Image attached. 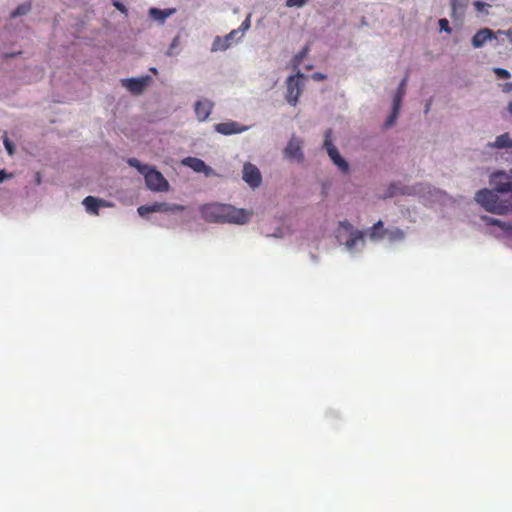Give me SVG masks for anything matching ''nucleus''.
<instances>
[{
	"label": "nucleus",
	"mask_w": 512,
	"mask_h": 512,
	"mask_svg": "<svg viewBox=\"0 0 512 512\" xmlns=\"http://www.w3.org/2000/svg\"><path fill=\"white\" fill-rule=\"evenodd\" d=\"M184 210V207L181 205H169L167 203L163 202H156L152 204V211L153 212H167V211H182Z\"/></svg>",
	"instance_id": "obj_17"
},
{
	"label": "nucleus",
	"mask_w": 512,
	"mask_h": 512,
	"mask_svg": "<svg viewBox=\"0 0 512 512\" xmlns=\"http://www.w3.org/2000/svg\"><path fill=\"white\" fill-rule=\"evenodd\" d=\"M243 180L253 189L259 187L262 182L260 170L251 163H245L243 166Z\"/></svg>",
	"instance_id": "obj_8"
},
{
	"label": "nucleus",
	"mask_w": 512,
	"mask_h": 512,
	"mask_svg": "<svg viewBox=\"0 0 512 512\" xmlns=\"http://www.w3.org/2000/svg\"><path fill=\"white\" fill-rule=\"evenodd\" d=\"M6 177V172L4 170H0V183L3 182Z\"/></svg>",
	"instance_id": "obj_40"
},
{
	"label": "nucleus",
	"mask_w": 512,
	"mask_h": 512,
	"mask_svg": "<svg viewBox=\"0 0 512 512\" xmlns=\"http://www.w3.org/2000/svg\"><path fill=\"white\" fill-rule=\"evenodd\" d=\"M494 72L501 79H508V78H510V72L508 70H506V69L495 68Z\"/></svg>",
	"instance_id": "obj_27"
},
{
	"label": "nucleus",
	"mask_w": 512,
	"mask_h": 512,
	"mask_svg": "<svg viewBox=\"0 0 512 512\" xmlns=\"http://www.w3.org/2000/svg\"><path fill=\"white\" fill-rule=\"evenodd\" d=\"M113 5L116 9H118L119 11H121L122 13L124 14H127V9L125 7L124 4H122L121 2L117 1V0H113Z\"/></svg>",
	"instance_id": "obj_32"
},
{
	"label": "nucleus",
	"mask_w": 512,
	"mask_h": 512,
	"mask_svg": "<svg viewBox=\"0 0 512 512\" xmlns=\"http://www.w3.org/2000/svg\"><path fill=\"white\" fill-rule=\"evenodd\" d=\"M386 230L384 229L383 222L379 220L369 230V237L371 240H380L385 237Z\"/></svg>",
	"instance_id": "obj_16"
},
{
	"label": "nucleus",
	"mask_w": 512,
	"mask_h": 512,
	"mask_svg": "<svg viewBox=\"0 0 512 512\" xmlns=\"http://www.w3.org/2000/svg\"><path fill=\"white\" fill-rule=\"evenodd\" d=\"M149 77L142 78H128L122 79V86L127 88L132 94L138 95L141 94L146 86L148 85Z\"/></svg>",
	"instance_id": "obj_9"
},
{
	"label": "nucleus",
	"mask_w": 512,
	"mask_h": 512,
	"mask_svg": "<svg viewBox=\"0 0 512 512\" xmlns=\"http://www.w3.org/2000/svg\"><path fill=\"white\" fill-rule=\"evenodd\" d=\"M302 144L303 142L301 139L292 136L283 151L285 158H287L290 161L302 163L304 161Z\"/></svg>",
	"instance_id": "obj_6"
},
{
	"label": "nucleus",
	"mask_w": 512,
	"mask_h": 512,
	"mask_svg": "<svg viewBox=\"0 0 512 512\" xmlns=\"http://www.w3.org/2000/svg\"><path fill=\"white\" fill-rule=\"evenodd\" d=\"M495 38L494 32L489 28L479 30L472 38V45L475 48L482 47L486 41Z\"/></svg>",
	"instance_id": "obj_12"
},
{
	"label": "nucleus",
	"mask_w": 512,
	"mask_h": 512,
	"mask_svg": "<svg viewBox=\"0 0 512 512\" xmlns=\"http://www.w3.org/2000/svg\"><path fill=\"white\" fill-rule=\"evenodd\" d=\"M400 106L401 105L395 106V103H393L392 113L387 118V120L385 122V127H390V126H392L395 123V121H396V119L398 117V112H399Z\"/></svg>",
	"instance_id": "obj_25"
},
{
	"label": "nucleus",
	"mask_w": 512,
	"mask_h": 512,
	"mask_svg": "<svg viewBox=\"0 0 512 512\" xmlns=\"http://www.w3.org/2000/svg\"><path fill=\"white\" fill-rule=\"evenodd\" d=\"M439 27L442 31L447 33H451V28L449 26V21L446 18H442L439 20Z\"/></svg>",
	"instance_id": "obj_30"
},
{
	"label": "nucleus",
	"mask_w": 512,
	"mask_h": 512,
	"mask_svg": "<svg viewBox=\"0 0 512 512\" xmlns=\"http://www.w3.org/2000/svg\"><path fill=\"white\" fill-rule=\"evenodd\" d=\"M385 235L388 236L390 241H399L404 238V232L399 228H394L392 230H386Z\"/></svg>",
	"instance_id": "obj_23"
},
{
	"label": "nucleus",
	"mask_w": 512,
	"mask_h": 512,
	"mask_svg": "<svg viewBox=\"0 0 512 512\" xmlns=\"http://www.w3.org/2000/svg\"><path fill=\"white\" fill-rule=\"evenodd\" d=\"M215 129H216L217 132H219L221 134H224V123H218L215 126Z\"/></svg>",
	"instance_id": "obj_37"
},
{
	"label": "nucleus",
	"mask_w": 512,
	"mask_h": 512,
	"mask_svg": "<svg viewBox=\"0 0 512 512\" xmlns=\"http://www.w3.org/2000/svg\"><path fill=\"white\" fill-rule=\"evenodd\" d=\"M137 211L140 216H142V217L146 216L149 213H153L152 205H142V206L138 207Z\"/></svg>",
	"instance_id": "obj_28"
},
{
	"label": "nucleus",
	"mask_w": 512,
	"mask_h": 512,
	"mask_svg": "<svg viewBox=\"0 0 512 512\" xmlns=\"http://www.w3.org/2000/svg\"><path fill=\"white\" fill-rule=\"evenodd\" d=\"M151 71H152L153 73H156V72H157V70H156L155 68H152V69H151Z\"/></svg>",
	"instance_id": "obj_43"
},
{
	"label": "nucleus",
	"mask_w": 512,
	"mask_h": 512,
	"mask_svg": "<svg viewBox=\"0 0 512 512\" xmlns=\"http://www.w3.org/2000/svg\"><path fill=\"white\" fill-rule=\"evenodd\" d=\"M182 164L184 166H187L191 168L193 171L198 173H205L206 175H209L212 172V169L205 164L203 160L196 157H187L182 160Z\"/></svg>",
	"instance_id": "obj_10"
},
{
	"label": "nucleus",
	"mask_w": 512,
	"mask_h": 512,
	"mask_svg": "<svg viewBox=\"0 0 512 512\" xmlns=\"http://www.w3.org/2000/svg\"><path fill=\"white\" fill-rule=\"evenodd\" d=\"M511 173H512V170H511Z\"/></svg>",
	"instance_id": "obj_44"
},
{
	"label": "nucleus",
	"mask_w": 512,
	"mask_h": 512,
	"mask_svg": "<svg viewBox=\"0 0 512 512\" xmlns=\"http://www.w3.org/2000/svg\"><path fill=\"white\" fill-rule=\"evenodd\" d=\"M492 147L496 148H509L512 147V140L509 137L508 133H504L498 136L492 145Z\"/></svg>",
	"instance_id": "obj_20"
},
{
	"label": "nucleus",
	"mask_w": 512,
	"mask_h": 512,
	"mask_svg": "<svg viewBox=\"0 0 512 512\" xmlns=\"http://www.w3.org/2000/svg\"><path fill=\"white\" fill-rule=\"evenodd\" d=\"M220 42H221V39H220V37H219V36H217V37L215 38L214 43H213L212 51H216V50L220 49V47H219Z\"/></svg>",
	"instance_id": "obj_36"
},
{
	"label": "nucleus",
	"mask_w": 512,
	"mask_h": 512,
	"mask_svg": "<svg viewBox=\"0 0 512 512\" xmlns=\"http://www.w3.org/2000/svg\"><path fill=\"white\" fill-rule=\"evenodd\" d=\"M226 223H233L238 225L246 224L253 215L252 211L236 208L232 205L226 204Z\"/></svg>",
	"instance_id": "obj_5"
},
{
	"label": "nucleus",
	"mask_w": 512,
	"mask_h": 512,
	"mask_svg": "<svg viewBox=\"0 0 512 512\" xmlns=\"http://www.w3.org/2000/svg\"><path fill=\"white\" fill-rule=\"evenodd\" d=\"M250 17L251 15L249 14L238 29L232 30L228 35H226V42H237L244 35L245 31L250 27Z\"/></svg>",
	"instance_id": "obj_13"
},
{
	"label": "nucleus",
	"mask_w": 512,
	"mask_h": 512,
	"mask_svg": "<svg viewBox=\"0 0 512 512\" xmlns=\"http://www.w3.org/2000/svg\"><path fill=\"white\" fill-rule=\"evenodd\" d=\"M308 52H309V46L306 45L302 48V50L299 53H297L294 56V58H293L294 68L298 67L302 63L303 59L307 56Z\"/></svg>",
	"instance_id": "obj_24"
},
{
	"label": "nucleus",
	"mask_w": 512,
	"mask_h": 512,
	"mask_svg": "<svg viewBox=\"0 0 512 512\" xmlns=\"http://www.w3.org/2000/svg\"><path fill=\"white\" fill-rule=\"evenodd\" d=\"M247 128L234 121L226 122V135L241 133Z\"/></svg>",
	"instance_id": "obj_21"
},
{
	"label": "nucleus",
	"mask_w": 512,
	"mask_h": 512,
	"mask_svg": "<svg viewBox=\"0 0 512 512\" xmlns=\"http://www.w3.org/2000/svg\"><path fill=\"white\" fill-rule=\"evenodd\" d=\"M306 80L307 78L300 72H297L295 75L290 76L287 79L286 100L290 105L296 106L298 99L305 87Z\"/></svg>",
	"instance_id": "obj_3"
},
{
	"label": "nucleus",
	"mask_w": 512,
	"mask_h": 512,
	"mask_svg": "<svg viewBox=\"0 0 512 512\" xmlns=\"http://www.w3.org/2000/svg\"><path fill=\"white\" fill-rule=\"evenodd\" d=\"M475 200L485 210L499 215L506 214L512 208V204L501 201L496 193L488 189L478 191Z\"/></svg>",
	"instance_id": "obj_2"
},
{
	"label": "nucleus",
	"mask_w": 512,
	"mask_h": 512,
	"mask_svg": "<svg viewBox=\"0 0 512 512\" xmlns=\"http://www.w3.org/2000/svg\"><path fill=\"white\" fill-rule=\"evenodd\" d=\"M311 78L315 81H322L325 80L327 77L325 74H322L320 72H315L311 75Z\"/></svg>",
	"instance_id": "obj_34"
},
{
	"label": "nucleus",
	"mask_w": 512,
	"mask_h": 512,
	"mask_svg": "<svg viewBox=\"0 0 512 512\" xmlns=\"http://www.w3.org/2000/svg\"><path fill=\"white\" fill-rule=\"evenodd\" d=\"M307 0H287L286 6L287 7H302L305 5Z\"/></svg>",
	"instance_id": "obj_29"
},
{
	"label": "nucleus",
	"mask_w": 512,
	"mask_h": 512,
	"mask_svg": "<svg viewBox=\"0 0 512 512\" xmlns=\"http://www.w3.org/2000/svg\"><path fill=\"white\" fill-rule=\"evenodd\" d=\"M408 78H409V76H408V74H406L405 77L401 80V82L397 88V92L393 99V103H395V106L401 105L402 98L404 97L405 92H406Z\"/></svg>",
	"instance_id": "obj_18"
},
{
	"label": "nucleus",
	"mask_w": 512,
	"mask_h": 512,
	"mask_svg": "<svg viewBox=\"0 0 512 512\" xmlns=\"http://www.w3.org/2000/svg\"><path fill=\"white\" fill-rule=\"evenodd\" d=\"M485 219L488 221L489 224H492V225H500V221L497 220V219H493V218H486Z\"/></svg>",
	"instance_id": "obj_38"
},
{
	"label": "nucleus",
	"mask_w": 512,
	"mask_h": 512,
	"mask_svg": "<svg viewBox=\"0 0 512 512\" xmlns=\"http://www.w3.org/2000/svg\"><path fill=\"white\" fill-rule=\"evenodd\" d=\"M462 2H463V0H451V6H452L453 14L456 12L458 7H462L463 6Z\"/></svg>",
	"instance_id": "obj_33"
},
{
	"label": "nucleus",
	"mask_w": 512,
	"mask_h": 512,
	"mask_svg": "<svg viewBox=\"0 0 512 512\" xmlns=\"http://www.w3.org/2000/svg\"><path fill=\"white\" fill-rule=\"evenodd\" d=\"M200 211L202 217L208 222H222L224 219V205L221 203L205 204Z\"/></svg>",
	"instance_id": "obj_7"
},
{
	"label": "nucleus",
	"mask_w": 512,
	"mask_h": 512,
	"mask_svg": "<svg viewBox=\"0 0 512 512\" xmlns=\"http://www.w3.org/2000/svg\"><path fill=\"white\" fill-rule=\"evenodd\" d=\"M474 6H475L477 11H482L484 9V7L486 6V4L484 2H481V1H475L474 2Z\"/></svg>",
	"instance_id": "obj_35"
},
{
	"label": "nucleus",
	"mask_w": 512,
	"mask_h": 512,
	"mask_svg": "<svg viewBox=\"0 0 512 512\" xmlns=\"http://www.w3.org/2000/svg\"><path fill=\"white\" fill-rule=\"evenodd\" d=\"M359 241L364 242V233L355 230L350 233V237L346 240L345 245L349 250H352Z\"/></svg>",
	"instance_id": "obj_19"
},
{
	"label": "nucleus",
	"mask_w": 512,
	"mask_h": 512,
	"mask_svg": "<svg viewBox=\"0 0 512 512\" xmlns=\"http://www.w3.org/2000/svg\"><path fill=\"white\" fill-rule=\"evenodd\" d=\"M128 164L132 167H135L141 174L144 175L146 185L150 190L157 192L168 190V181L155 168L141 164L140 161L136 158H129Z\"/></svg>",
	"instance_id": "obj_1"
},
{
	"label": "nucleus",
	"mask_w": 512,
	"mask_h": 512,
	"mask_svg": "<svg viewBox=\"0 0 512 512\" xmlns=\"http://www.w3.org/2000/svg\"><path fill=\"white\" fill-rule=\"evenodd\" d=\"M82 204L85 206L86 211L93 215H99L100 207H107L111 205L106 201L93 196L85 197Z\"/></svg>",
	"instance_id": "obj_11"
},
{
	"label": "nucleus",
	"mask_w": 512,
	"mask_h": 512,
	"mask_svg": "<svg viewBox=\"0 0 512 512\" xmlns=\"http://www.w3.org/2000/svg\"><path fill=\"white\" fill-rule=\"evenodd\" d=\"M390 190H391V192L389 193L390 197L394 196L397 193L395 185H391Z\"/></svg>",
	"instance_id": "obj_39"
},
{
	"label": "nucleus",
	"mask_w": 512,
	"mask_h": 512,
	"mask_svg": "<svg viewBox=\"0 0 512 512\" xmlns=\"http://www.w3.org/2000/svg\"><path fill=\"white\" fill-rule=\"evenodd\" d=\"M339 226L350 233L354 231L352 224L347 220L340 221Z\"/></svg>",
	"instance_id": "obj_31"
},
{
	"label": "nucleus",
	"mask_w": 512,
	"mask_h": 512,
	"mask_svg": "<svg viewBox=\"0 0 512 512\" xmlns=\"http://www.w3.org/2000/svg\"><path fill=\"white\" fill-rule=\"evenodd\" d=\"M31 10V3H23L19 5L14 11L11 12V18H17L19 16L26 15Z\"/></svg>",
	"instance_id": "obj_22"
},
{
	"label": "nucleus",
	"mask_w": 512,
	"mask_h": 512,
	"mask_svg": "<svg viewBox=\"0 0 512 512\" xmlns=\"http://www.w3.org/2000/svg\"><path fill=\"white\" fill-rule=\"evenodd\" d=\"M3 143H4L5 149L7 150L8 154L13 155L14 151H15V147H14V144L9 140L6 132H4V135H3Z\"/></svg>",
	"instance_id": "obj_26"
},
{
	"label": "nucleus",
	"mask_w": 512,
	"mask_h": 512,
	"mask_svg": "<svg viewBox=\"0 0 512 512\" xmlns=\"http://www.w3.org/2000/svg\"><path fill=\"white\" fill-rule=\"evenodd\" d=\"M213 104L208 100H201L195 104V113L200 121H204L211 113Z\"/></svg>",
	"instance_id": "obj_14"
},
{
	"label": "nucleus",
	"mask_w": 512,
	"mask_h": 512,
	"mask_svg": "<svg viewBox=\"0 0 512 512\" xmlns=\"http://www.w3.org/2000/svg\"><path fill=\"white\" fill-rule=\"evenodd\" d=\"M509 108H510V112L512 113V102L510 103Z\"/></svg>",
	"instance_id": "obj_42"
},
{
	"label": "nucleus",
	"mask_w": 512,
	"mask_h": 512,
	"mask_svg": "<svg viewBox=\"0 0 512 512\" xmlns=\"http://www.w3.org/2000/svg\"><path fill=\"white\" fill-rule=\"evenodd\" d=\"M40 183H41V175H40V173H37L36 174V184L39 185Z\"/></svg>",
	"instance_id": "obj_41"
},
{
	"label": "nucleus",
	"mask_w": 512,
	"mask_h": 512,
	"mask_svg": "<svg viewBox=\"0 0 512 512\" xmlns=\"http://www.w3.org/2000/svg\"><path fill=\"white\" fill-rule=\"evenodd\" d=\"M175 12H176V9H174V8L164 9V10H161V9H158V8H151L149 10V15L154 20H157V21L162 23V22H164L166 20V18H168L169 16H171Z\"/></svg>",
	"instance_id": "obj_15"
},
{
	"label": "nucleus",
	"mask_w": 512,
	"mask_h": 512,
	"mask_svg": "<svg viewBox=\"0 0 512 512\" xmlns=\"http://www.w3.org/2000/svg\"><path fill=\"white\" fill-rule=\"evenodd\" d=\"M332 131L329 129L325 133L324 139V147L332 160V162L339 168V170L343 173H347L349 171V164L343 159L338 151V149L333 145L331 140Z\"/></svg>",
	"instance_id": "obj_4"
}]
</instances>
